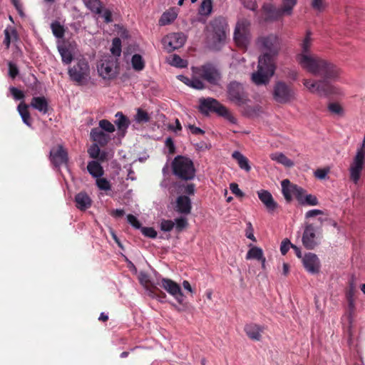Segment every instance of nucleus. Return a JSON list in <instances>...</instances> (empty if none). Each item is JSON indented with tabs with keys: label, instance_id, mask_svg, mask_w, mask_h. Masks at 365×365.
<instances>
[{
	"label": "nucleus",
	"instance_id": "obj_1",
	"mask_svg": "<svg viewBox=\"0 0 365 365\" xmlns=\"http://www.w3.org/2000/svg\"><path fill=\"white\" fill-rule=\"evenodd\" d=\"M312 33L307 34L301 43V51L296 55V61L305 71L321 80L304 79V86L311 92L321 96L336 93V88L329 81H335L339 76V69L332 63L311 53Z\"/></svg>",
	"mask_w": 365,
	"mask_h": 365
},
{
	"label": "nucleus",
	"instance_id": "obj_2",
	"mask_svg": "<svg viewBox=\"0 0 365 365\" xmlns=\"http://www.w3.org/2000/svg\"><path fill=\"white\" fill-rule=\"evenodd\" d=\"M259 43L264 53L259 57L257 70L252 74V81L257 86L269 83L276 69L274 57L280 49L278 37L272 34L261 37L259 38Z\"/></svg>",
	"mask_w": 365,
	"mask_h": 365
},
{
	"label": "nucleus",
	"instance_id": "obj_3",
	"mask_svg": "<svg viewBox=\"0 0 365 365\" xmlns=\"http://www.w3.org/2000/svg\"><path fill=\"white\" fill-rule=\"evenodd\" d=\"M199 110L204 114H208L209 112H215L232 124H236L237 121L229 109L212 98L200 99Z\"/></svg>",
	"mask_w": 365,
	"mask_h": 365
},
{
	"label": "nucleus",
	"instance_id": "obj_4",
	"mask_svg": "<svg viewBox=\"0 0 365 365\" xmlns=\"http://www.w3.org/2000/svg\"><path fill=\"white\" fill-rule=\"evenodd\" d=\"M172 170L173 175L182 180H190L195 176L193 162L185 156H176L172 162Z\"/></svg>",
	"mask_w": 365,
	"mask_h": 365
},
{
	"label": "nucleus",
	"instance_id": "obj_5",
	"mask_svg": "<svg viewBox=\"0 0 365 365\" xmlns=\"http://www.w3.org/2000/svg\"><path fill=\"white\" fill-rule=\"evenodd\" d=\"M90 66L85 58H80L68 68V73L71 80L79 86L87 84L90 78Z\"/></svg>",
	"mask_w": 365,
	"mask_h": 365
},
{
	"label": "nucleus",
	"instance_id": "obj_6",
	"mask_svg": "<svg viewBox=\"0 0 365 365\" xmlns=\"http://www.w3.org/2000/svg\"><path fill=\"white\" fill-rule=\"evenodd\" d=\"M227 94L228 100L238 106L246 105L250 101L243 85L235 81L227 85Z\"/></svg>",
	"mask_w": 365,
	"mask_h": 365
},
{
	"label": "nucleus",
	"instance_id": "obj_7",
	"mask_svg": "<svg viewBox=\"0 0 365 365\" xmlns=\"http://www.w3.org/2000/svg\"><path fill=\"white\" fill-rule=\"evenodd\" d=\"M195 74L212 85H217L221 78L218 68L212 63H207L200 67H193Z\"/></svg>",
	"mask_w": 365,
	"mask_h": 365
},
{
	"label": "nucleus",
	"instance_id": "obj_8",
	"mask_svg": "<svg viewBox=\"0 0 365 365\" xmlns=\"http://www.w3.org/2000/svg\"><path fill=\"white\" fill-rule=\"evenodd\" d=\"M272 96L277 103L284 104L294 99V91L290 85L278 81L273 87Z\"/></svg>",
	"mask_w": 365,
	"mask_h": 365
},
{
	"label": "nucleus",
	"instance_id": "obj_9",
	"mask_svg": "<svg viewBox=\"0 0 365 365\" xmlns=\"http://www.w3.org/2000/svg\"><path fill=\"white\" fill-rule=\"evenodd\" d=\"M250 26V22L248 20L242 19L237 22L234 32V40L238 46L245 48L249 43Z\"/></svg>",
	"mask_w": 365,
	"mask_h": 365
},
{
	"label": "nucleus",
	"instance_id": "obj_10",
	"mask_svg": "<svg viewBox=\"0 0 365 365\" xmlns=\"http://www.w3.org/2000/svg\"><path fill=\"white\" fill-rule=\"evenodd\" d=\"M213 34V39L218 43L224 42L227 37L228 31V25L225 19L223 17H217L214 19L210 23Z\"/></svg>",
	"mask_w": 365,
	"mask_h": 365
},
{
	"label": "nucleus",
	"instance_id": "obj_11",
	"mask_svg": "<svg viewBox=\"0 0 365 365\" xmlns=\"http://www.w3.org/2000/svg\"><path fill=\"white\" fill-rule=\"evenodd\" d=\"M117 61L113 57H109L101 61L98 67V71L104 79H113L116 77L118 71Z\"/></svg>",
	"mask_w": 365,
	"mask_h": 365
},
{
	"label": "nucleus",
	"instance_id": "obj_12",
	"mask_svg": "<svg viewBox=\"0 0 365 365\" xmlns=\"http://www.w3.org/2000/svg\"><path fill=\"white\" fill-rule=\"evenodd\" d=\"M157 284L166 290L170 295L173 296L178 303H182L184 294L182 292L180 285L170 279L163 278Z\"/></svg>",
	"mask_w": 365,
	"mask_h": 365
},
{
	"label": "nucleus",
	"instance_id": "obj_13",
	"mask_svg": "<svg viewBox=\"0 0 365 365\" xmlns=\"http://www.w3.org/2000/svg\"><path fill=\"white\" fill-rule=\"evenodd\" d=\"M364 159L365 150L364 149H359L350 167V178L355 183H356L360 178Z\"/></svg>",
	"mask_w": 365,
	"mask_h": 365
},
{
	"label": "nucleus",
	"instance_id": "obj_14",
	"mask_svg": "<svg viewBox=\"0 0 365 365\" xmlns=\"http://www.w3.org/2000/svg\"><path fill=\"white\" fill-rule=\"evenodd\" d=\"M49 158L51 163L56 168L66 165L68 161V153L61 145L51 149Z\"/></svg>",
	"mask_w": 365,
	"mask_h": 365
},
{
	"label": "nucleus",
	"instance_id": "obj_15",
	"mask_svg": "<svg viewBox=\"0 0 365 365\" xmlns=\"http://www.w3.org/2000/svg\"><path fill=\"white\" fill-rule=\"evenodd\" d=\"M186 41V37L183 33H172L167 35L163 39L165 48L169 51H173L181 48Z\"/></svg>",
	"mask_w": 365,
	"mask_h": 365
},
{
	"label": "nucleus",
	"instance_id": "obj_16",
	"mask_svg": "<svg viewBox=\"0 0 365 365\" xmlns=\"http://www.w3.org/2000/svg\"><path fill=\"white\" fill-rule=\"evenodd\" d=\"M303 265L305 269L311 274H317L320 271V261L314 253H307L302 258Z\"/></svg>",
	"mask_w": 365,
	"mask_h": 365
},
{
	"label": "nucleus",
	"instance_id": "obj_17",
	"mask_svg": "<svg viewBox=\"0 0 365 365\" xmlns=\"http://www.w3.org/2000/svg\"><path fill=\"white\" fill-rule=\"evenodd\" d=\"M315 232V228L312 224L306 225L302 235V243L307 250H313L317 245Z\"/></svg>",
	"mask_w": 365,
	"mask_h": 365
},
{
	"label": "nucleus",
	"instance_id": "obj_18",
	"mask_svg": "<svg viewBox=\"0 0 365 365\" xmlns=\"http://www.w3.org/2000/svg\"><path fill=\"white\" fill-rule=\"evenodd\" d=\"M265 21H274L281 19L284 14L280 8H277L272 4H264L262 6Z\"/></svg>",
	"mask_w": 365,
	"mask_h": 365
},
{
	"label": "nucleus",
	"instance_id": "obj_19",
	"mask_svg": "<svg viewBox=\"0 0 365 365\" xmlns=\"http://www.w3.org/2000/svg\"><path fill=\"white\" fill-rule=\"evenodd\" d=\"M257 195L269 212H272L277 208V202L274 201L272 194L268 190H260L257 191Z\"/></svg>",
	"mask_w": 365,
	"mask_h": 365
},
{
	"label": "nucleus",
	"instance_id": "obj_20",
	"mask_svg": "<svg viewBox=\"0 0 365 365\" xmlns=\"http://www.w3.org/2000/svg\"><path fill=\"white\" fill-rule=\"evenodd\" d=\"M90 135L92 140L101 147L106 146L110 140V135L105 133L99 128H94L91 129Z\"/></svg>",
	"mask_w": 365,
	"mask_h": 365
},
{
	"label": "nucleus",
	"instance_id": "obj_21",
	"mask_svg": "<svg viewBox=\"0 0 365 365\" xmlns=\"http://www.w3.org/2000/svg\"><path fill=\"white\" fill-rule=\"evenodd\" d=\"M192 203L189 197L180 195L176 199L175 210L183 215H188L191 212Z\"/></svg>",
	"mask_w": 365,
	"mask_h": 365
},
{
	"label": "nucleus",
	"instance_id": "obj_22",
	"mask_svg": "<svg viewBox=\"0 0 365 365\" xmlns=\"http://www.w3.org/2000/svg\"><path fill=\"white\" fill-rule=\"evenodd\" d=\"M75 202L76 207L83 211L91 206L92 200L86 192H80L75 196Z\"/></svg>",
	"mask_w": 365,
	"mask_h": 365
},
{
	"label": "nucleus",
	"instance_id": "obj_23",
	"mask_svg": "<svg viewBox=\"0 0 365 365\" xmlns=\"http://www.w3.org/2000/svg\"><path fill=\"white\" fill-rule=\"evenodd\" d=\"M263 331L264 328L256 324H250L245 327V331L247 336L255 341H259L261 339Z\"/></svg>",
	"mask_w": 365,
	"mask_h": 365
},
{
	"label": "nucleus",
	"instance_id": "obj_24",
	"mask_svg": "<svg viewBox=\"0 0 365 365\" xmlns=\"http://www.w3.org/2000/svg\"><path fill=\"white\" fill-rule=\"evenodd\" d=\"M30 106L43 114L48 111V103L44 96L33 97Z\"/></svg>",
	"mask_w": 365,
	"mask_h": 365
},
{
	"label": "nucleus",
	"instance_id": "obj_25",
	"mask_svg": "<svg viewBox=\"0 0 365 365\" xmlns=\"http://www.w3.org/2000/svg\"><path fill=\"white\" fill-rule=\"evenodd\" d=\"M282 192L283 196L287 202H290L292 200V195L295 193L294 187H298L297 185L292 184L288 179H284L281 182Z\"/></svg>",
	"mask_w": 365,
	"mask_h": 365
},
{
	"label": "nucleus",
	"instance_id": "obj_26",
	"mask_svg": "<svg viewBox=\"0 0 365 365\" xmlns=\"http://www.w3.org/2000/svg\"><path fill=\"white\" fill-rule=\"evenodd\" d=\"M347 302V318L349 322L348 334L351 338L352 336L351 326L354 320V316L356 310L355 301L356 298L346 297Z\"/></svg>",
	"mask_w": 365,
	"mask_h": 365
},
{
	"label": "nucleus",
	"instance_id": "obj_27",
	"mask_svg": "<svg viewBox=\"0 0 365 365\" xmlns=\"http://www.w3.org/2000/svg\"><path fill=\"white\" fill-rule=\"evenodd\" d=\"M115 117L116 119L114 123L123 136L130 125V120L122 112H117Z\"/></svg>",
	"mask_w": 365,
	"mask_h": 365
},
{
	"label": "nucleus",
	"instance_id": "obj_28",
	"mask_svg": "<svg viewBox=\"0 0 365 365\" xmlns=\"http://www.w3.org/2000/svg\"><path fill=\"white\" fill-rule=\"evenodd\" d=\"M29 105L22 101L19 104L17 110L22 118L23 122L28 126L31 127L32 121L30 113L29 111Z\"/></svg>",
	"mask_w": 365,
	"mask_h": 365
},
{
	"label": "nucleus",
	"instance_id": "obj_29",
	"mask_svg": "<svg viewBox=\"0 0 365 365\" xmlns=\"http://www.w3.org/2000/svg\"><path fill=\"white\" fill-rule=\"evenodd\" d=\"M87 170L88 173L94 178H100L104 173L103 167L98 162L95 160L88 163L87 165Z\"/></svg>",
	"mask_w": 365,
	"mask_h": 365
},
{
	"label": "nucleus",
	"instance_id": "obj_30",
	"mask_svg": "<svg viewBox=\"0 0 365 365\" xmlns=\"http://www.w3.org/2000/svg\"><path fill=\"white\" fill-rule=\"evenodd\" d=\"M232 156L237 161L238 165L241 169L245 170L247 172H249L251 170V167L249 164V160L241 153L235 151Z\"/></svg>",
	"mask_w": 365,
	"mask_h": 365
},
{
	"label": "nucleus",
	"instance_id": "obj_31",
	"mask_svg": "<svg viewBox=\"0 0 365 365\" xmlns=\"http://www.w3.org/2000/svg\"><path fill=\"white\" fill-rule=\"evenodd\" d=\"M272 160H274L287 168L292 167L294 163L282 153H274L269 155Z\"/></svg>",
	"mask_w": 365,
	"mask_h": 365
},
{
	"label": "nucleus",
	"instance_id": "obj_32",
	"mask_svg": "<svg viewBox=\"0 0 365 365\" xmlns=\"http://www.w3.org/2000/svg\"><path fill=\"white\" fill-rule=\"evenodd\" d=\"M358 292L357 291V284L356 282V278L352 276L351 278L349 280L348 287L345 291V297L350 298H356V294Z\"/></svg>",
	"mask_w": 365,
	"mask_h": 365
},
{
	"label": "nucleus",
	"instance_id": "obj_33",
	"mask_svg": "<svg viewBox=\"0 0 365 365\" xmlns=\"http://www.w3.org/2000/svg\"><path fill=\"white\" fill-rule=\"evenodd\" d=\"M148 290L150 297L158 299L161 302H163L164 299L166 298L165 292L161 291L156 285L151 284L149 288H148Z\"/></svg>",
	"mask_w": 365,
	"mask_h": 365
},
{
	"label": "nucleus",
	"instance_id": "obj_34",
	"mask_svg": "<svg viewBox=\"0 0 365 365\" xmlns=\"http://www.w3.org/2000/svg\"><path fill=\"white\" fill-rule=\"evenodd\" d=\"M85 5L92 12L95 14H101L102 12V4L100 0H83Z\"/></svg>",
	"mask_w": 365,
	"mask_h": 365
},
{
	"label": "nucleus",
	"instance_id": "obj_35",
	"mask_svg": "<svg viewBox=\"0 0 365 365\" xmlns=\"http://www.w3.org/2000/svg\"><path fill=\"white\" fill-rule=\"evenodd\" d=\"M297 0H282V9L284 15L290 16L294 7L297 5Z\"/></svg>",
	"mask_w": 365,
	"mask_h": 365
},
{
	"label": "nucleus",
	"instance_id": "obj_36",
	"mask_svg": "<svg viewBox=\"0 0 365 365\" xmlns=\"http://www.w3.org/2000/svg\"><path fill=\"white\" fill-rule=\"evenodd\" d=\"M263 251L261 248L258 247H252L249 250V251L247 253L246 259H257L259 260L260 259L263 258Z\"/></svg>",
	"mask_w": 365,
	"mask_h": 365
},
{
	"label": "nucleus",
	"instance_id": "obj_37",
	"mask_svg": "<svg viewBox=\"0 0 365 365\" xmlns=\"http://www.w3.org/2000/svg\"><path fill=\"white\" fill-rule=\"evenodd\" d=\"M132 66L134 70L140 71L145 68V62L140 54H134L131 59Z\"/></svg>",
	"mask_w": 365,
	"mask_h": 365
},
{
	"label": "nucleus",
	"instance_id": "obj_38",
	"mask_svg": "<svg viewBox=\"0 0 365 365\" xmlns=\"http://www.w3.org/2000/svg\"><path fill=\"white\" fill-rule=\"evenodd\" d=\"M177 18V14L174 11L165 12L160 19V24L165 26L170 24Z\"/></svg>",
	"mask_w": 365,
	"mask_h": 365
},
{
	"label": "nucleus",
	"instance_id": "obj_39",
	"mask_svg": "<svg viewBox=\"0 0 365 365\" xmlns=\"http://www.w3.org/2000/svg\"><path fill=\"white\" fill-rule=\"evenodd\" d=\"M169 63L171 66L178 67V68H185L187 66V61L181 58L178 55L173 54L170 56L169 59Z\"/></svg>",
	"mask_w": 365,
	"mask_h": 365
},
{
	"label": "nucleus",
	"instance_id": "obj_40",
	"mask_svg": "<svg viewBox=\"0 0 365 365\" xmlns=\"http://www.w3.org/2000/svg\"><path fill=\"white\" fill-rule=\"evenodd\" d=\"M58 51L61 54V59L63 63L69 64L73 61V55L68 48L66 47H61L58 48Z\"/></svg>",
	"mask_w": 365,
	"mask_h": 365
},
{
	"label": "nucleus",
	"instance_id": "obj_41",
	"mask_svg": "<svg viewBox=\"0 0 365 365\" xmlns=\"http://www.w3.org/2000/svg\"><path fill=\"white\" fill-rule=\"evenodd\" d=\"M51 28L53 35L56 38H60L63 37L64 33H65V29H64L63 26H61L59 22L56 21V22L52 23Z\"/></svg>",
	"mask_w": 365,
	"mask_h": 365
},
{
	"label": "nucleus",
	"instance_id": "obj_42",
	"mask_svg": "<svg viewBox=\"0 0 365 365\" xmlns=\"http://www.w3.org/2000/svg\"><path fill=\"white\" fill-rule=\"evenodd\" d=\"M110 51L113 55L120 56L121 53V41L119 38H114L112 41Z\"/></svg>",
	"mask_w": 365,
	"mask_h": 365
},
{
	"label": "nucleus",
	"instance_id": "obj_43",
	"mask_svg": "<svg viewBox=\"0 0 365 365\" xmlns=\"http://www.w3.org/2000/svg\"><path fill=\"white\" fill-rule=\"evenodd\" d=\"M294 189L295 190H294L295 193H294V196L295 197V198L297 199V200L298 201V202L300 205H304V198H305V196L307 195V194H306V190L299 186L294 187Z\"/></svg>",
	"mask_w": 365,
	"mask_h": 365
},
{
	"label": "nucleus",
	"instance_id": "obj_44",
	"mask_svg": "<svg viewBox=\"0 0 365 365\" xmlns=\"http://www.w3.org/2000/svg\"><path fill=\"white\" fill-rule=\"evenodd\" d=\"M99 128L108 133H113L115 131V126L109 120L103 119L99 121Z\"/></svg>",
	"mask_w": 365,
	"mask_h": 365
},
{
	"label": "nucleus",
	"instance_id": "obj_45",
	"mask_svg": "<svg viewBox=\"0 0 365 365\" xmlns=\"http://www.w3.org/2000/svg\"><path fill=\"white\" fill-rule=\"evenodd\" d=\"M135 120L138 123H147L150 120V116L145 110L138 108L135 115Z\"/></svg>",
	"mask_w": 365,
	"mask_h": 365
},
{
	"label": "nucleus",
	"instance_id": "obj_46",
	"mask_svg": "<svg viewBox=\"0 0 365 365\" xmlns=\"http://www.w3.org/2000/svg\"><path fill=\"white\" fill-rule=\"evenodd\" d=\"M212 8L211 0H203L200 6V12L202 15H208L211 13Z\"/></svg>",
	"mask_w": 365,
	"mask_h": 365
},
{
	"label": "nucleus",
	"instance_id": "obj_47",
	"mask_svg": "<svg viewBox=\"0 0 365 365\" xmlns=\"http://www.w3.org/2000/svg\"><path fill=\"white\" fill-rule=\"evenodd\" d=\"M96 185L100 190L104 191L110 190L111 188L110 182L106 178H98Z\"/></svg>",
	"mask_w": 365,
	"mask_h": 365
},
{
	"label": "nucleus",
	"instance_id": "obj_48",
	"mask_svg": "<svg viewBox=\"0 0 365 365\" xmlns=\"http://www.w3.org/2000/svg\"><path fill=\"white\" fill-rule=\"evenodd\" d=\"M175 225H176V226H175L176 230L178 232H180L183 229L187 227V226L188 225V222H187V220L186 218L180 217L175 219Z\"/></svg>",
	"mask_w": 365,
	"mask_h": 365
},
{
	"label": "nucleus",
	"instance_id": "obj_49",
	"mask_svg": "<svg viewBox=\"0 0 365 365\" xmlns=\"http://www.w3.org/2000/svg\"><path fill=\"white\" fill-rule=\"evenodd\" d=\"M101 149L98 144H93L88 150L89 156L93 159H96L100 155Z\"/></svg>",
	"mask_w": 365,
	"mask_h": 365
},
{
	"label": "nucleus",
	"instance_id": "obj_50",
	"mask_svg": "<svg viewBox=\"0 0 365 365\" xmlns=\"http://www.w3.org/2000/svg\"><path fill=\"white\" fill-rule=\"evenodd\" d=\"M175 226V223L170 220H163L160 223V229L164 232L171 231Z\"/></svg>",
	"mask_w": 365,
	"mask_h": 365
},
{
	"label": "nucleus",
	"instance_id": "obj_51",
	"mask_svg": "<svg viewBox=\"0 0 365 365\" xmlns=\"http://www.w3.org/2000/svg\"><path fill=\"white\" fill-rule=\"evenodd\" d=\"M311 6L319 12L324 11L326 6L324 0H312Z\"/></svg>",
	"mask_w": 365,
	"mask_h": 365
},
{
	"label": "nucleus",
	"instance_id": "obj_52",
	"mask_svg": "<svg viewBox=\"0 0 365 365\" xmlns=\"http://www.w3.org/2000/svg\"><path fill=\"white\" fill-rule=\"evenodd\" d=\"M141 232L148 237L154 239L157 237V232L154 230L153 227H141Z\"/></svg>",
	"mask_w": 365,
	"mask_h": 365
},
{
	"label": "nucleus",
	"instance_id": "obj_53",
	"mask_svg": "<svg viewBox=\"0 0 365 365\" xmlns=\"http://www.w3.org/2000/svg\"><path fill=\"white\" fill-rule=\"evenodd\" d=\"M329 110L334 114L341 115L343 113L341 106L337 103H331L328 106Z\"/></svg>",
	"mask_w": 365,
	"mask_h": 365
},
{
	"label": "nucleus",
	"instance_id": "obj_54",
	"mask_svg": "<svg viewBox=\"0 0 365 365\" xmlns=\"http://www.w3.org/2000/svg\"><path fill=\"white\" fill-rule=\"evenodd\" d=\"M319 204L318 199L316 196L308 194L305 196L304 205H308L311 206H315Z\"/></svg>",
	"mask_w": 365,
	"mask_h": 365
},
{
	"label": "nucleus",
	"instance_id": "obj_55",
	"mask_svg": "<svg viewBox=\"0 0 365 365\" xmlns=\"http://www.w3.org/2000/svg\"><path fill=\"white\" fill-rule=\"evenodd\" d=\"M8 66H9V76L11 78H15L19 75V73L17 66L11 61L9 62Z\"/></svg>",
	"mask_w": 365,
	"mask_h": 365
},
{
	"label": "nucleus",
	"instance_id": "obj_56",
	"mask_svg": "<svg viewBox=\"0 0 365 365\" xmlns=\"http://www.w3.org/2000/svg\"><path fill=\"white\" fill-rule=\"evenodd\" d=\"M230 189L237 197H242L245 195L244 192L239 188L238 185L235 182H232L230 185Z\"/></svg>",
	"mask_w": 365,
	"mask_h": 365
},
{
	"label": "nucleus",
	"instance_id": "obj_57",
	"mask_svg": "<svg viewBox=\"0 0 365 365\" xmlns=\"http://www.w3.org/2000/svg\"><path fill=\"white\" fill-rule=\"evenodd\" d=\"M190 87H191L192 88L197 89V90H201V89L205 88V85L201 80L195 77V78H191V83H190Z\"/></svg>",
	"mask_w": 365,
	"mask_h": 365
},
{
	"label": "nucleus",
	"instance_id": "obj_58",
	"mask_svg": "<svg viewBox=\"0 0 365 365\" xmlns=\"http://www.w3.org/2000/svg\"><path fill=\"white\" fill-rule=\"evenodd\" d=\"M128 222L135 229H141V224L138 221L136 217L134 215L129 214L127 215Z\"/></svg>",
	"mask_w": 365,
	"mask_h": 365
},
{
	"label": "nucleus",
	"instance_id": "obj_59",
	"mask_svg": "<svg viewBox=\"0 0 365 365\" xmlns=\"http://www.w3.org/2000/svg\"><path fill=\"white\" fill-rule=\"evenodd\" d=\"M10 92L15 100H21L25 97L24 93L21 90L15 87H11Z\"/></svg>",
	"mask_w": 365,
	"mask_h": 365
},
{
	"label": "nucleus",
	"instance_id": "obj_60",
	"mask_svg": "<svg viewBox=\"0 0 365 365\" xmlns=\"http://www.w3.org/2000/svg\"><path fill=\"white\" fill-rule=\"evenodd\" d=\"M292 245L288 239H284L280 246V252L282 255H285Z\"/></svg>",
	"mask_w": 365,
	"mask_h": 365
},
{
	"label": "nucleus",
	"instance_id": "obj_61",
	"mask_svg": "<svg viewBox=\"0 0 365 365\" xmlns=\"http://www.w3.org/2000/svg\"><path fill=\"white\" fill-rule=\"evenodd\" d=\"M243 6L252 11H255L257 9V4L255 0H242Z\"/></svg>",
	"mask_w": 365,
	"mask_h": 365
},
{
	"label": "nucleus",
	"instance_id": "obj_62",
	"mask_svg": "<svg viewBox=\"0 0 365 365\" xmlns=\"http://www.w3.org/2000/svg\"><path fill=\"white\" fill-rule=\"evenodd\" d=\"M165 146L169 150V154L173 155L175 153V146L174 142L171 138H168L165 140Z\"/></svg>",
	"mask_w": 365,
	"mask_h": 365
},
{
	"label": "nucleus",
	"instance_id": "obj_63",
	"mask_svg": "<svg viewBox=\"0 0 365 365\" xmlns=\"http://www.w3.org/2000/svg\"><path fill=\"white\" fill-rule=\"evenodd\" d=\"M247 230H246V236L248 239L255 242L256 241V238L254 236V234H253V228H252V223L251 222H248L247 224Z\"/></svg>",
	"mask_w": 365,
	"mask_h": 365
},
{
	"label": "nucleus",
	"instance_id": "obj_64",
	"mask_svg": "<svg viewBox=\"0 0 365 365\" xmlns=\"http://www.w3.org/2000/svg\"><path fill=\"white\" fill-rule=\"evenodd\" d=\"M188 128L190 132L194 135H203L205 131L201 128L195 126L194 125H189Z\"/></svg>",
	"mask_w": 365,
	"mask_h": 365
}]
</instances>
